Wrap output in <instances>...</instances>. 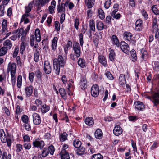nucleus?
Listing matches in <instances>:
<instances>
[{"label":"nucleus","mask_w":159,"mask_h":159,"mask_svg":"<svg viewBox=\"0 0 159 159\" xmlns=\"http://www.w3.org/2000/svg\"><path fill=\"white\" fill-rule=\"evenodd\" d=\"M58 39L57 37H54L52 40V49L55 50L56 49Z\"/></svg>","instance_id":"nucleus-27"},{"label":"nucleus","mask_w":159,"mask_h":159,"mask_svg":"<svg viewBox=\"0 0 159 159\" xmlns=\"http://www.w3.org/2000/svg\"><path fill=\"white\" fill-rule=\"evenodd\" d=\"M7 52V48L3 47L0 49V56L5 54Z\"/></svg>","instance_id":"nucleus-46"},{"label":"nucleus","mask_w":159,"mask_h":159,"mask_svg":"<svg viewBox=\"0 0 159 159\" xmlns=\"http://www.w3.org/2000/svg\"><path fill=\"white\" fill-rule=\"evenodd\" d=\"M34 76V73L33 72H31L29 74V78L31 82L33 81V79Z\"/></svg>","instance_id":"nucleus-55"},{"label":"nucleus","mask_w":159,"mask_h":159,"mask_svg":"<svg viewBox=\"0 0 159 159\" xmlns=\"http://www.w3.org/2000/svg\"><path fill=\"white\" fill-rule=\"evenodd\" d=\"M24 127L25 129L27 131H30L31 130V127L28 123L25 124Z\"/></svg>","instance_id":"nucleus-63"},{"label":"nucleus","mask_w":159,"mask_h":159,"mask_svg":"<svg viewBox=\"0 0 159 159\" xmlns=\"http://www.w3.org/2000/svg\"><path fill=\"white\" fill-rule=\"evenodd\" d=\"M124 36L125 39L129 41H130L132 37V35L130 33L126 32L124 33Z\"/></svg>","instance_id":"nucleus-35"},{"label":"nucleus","mask_w":159,"mask_h":159,"mask_svg":"<svg viewBox=\"0 0 159 159\" xmlns=\"http://www.w3.org/2000/svg\"><path fill=\"white\" fill-rule=\"evenodd\" d=\"M26 48V43L25 42L22 41L20 46V53L23 54L24 51Z\"/></svg>","instance_id":"nucleus-45"},{"label":"nucleus","mask_w":159,"mask_h":159,"mask_svg":"<svg viewBox=\"0 0 159 159\" xmlns=\"http://www.w3.org/2000/svg\"><path fill=\"white\" fill-rule=\"evenodd\" d=\"M99 62L102 65L105 66L107 64V61L105 57L102 55H99L98 57Z\"/></svg>","instance_id":"nucleus-14"},{"label":"nucleus","mask_w":159,"mask_h":159,"mask_svg":"<svg viewBox=\"0 0 159 159\" xmlns=\"http://www.w3.org/2000/svg\"><path fill=\"white\" fill-rule=\"evenodd\" d=\"M152 31L153 32H159V29L158 28V25L152 26Z\"/></svg>","instance_id":"nucleus-57"},{"label":"nucleus","mask_w":159,"mask_h":159,"mask_svg":"<svg viewBox=\"0 0 159 159\" xmlns=\"http://www.w3.org/2000/svg\"><path fill=\"white\" fill-rule=\"evenodd\" d=\"M105 75L109 80H113L114 79L112 75L109 71H107L105 73Z\"/></svg>","instance_id":"nucleus-38"},{"label":"nucleus","mask_w":159,"mask_h":159,"mask_svg":"<svg viewBox=\"0 0 159 159\" xmlns=\"http://www.w3.org/2000/svg\"><path fill=\"white\" fill-rule=\"evenodd\" d=\"M113 133L115 135L118 136L122 133V129L120 126L117 125L115 127L113 130Z\"/></svg>","instance_id":"nucleus-12"},{"label":"nucleus","mask_w":159,"mask_h":159,"mask_svg":"<svg viewBox=\"0 0 159 159\" xmlns=\"http://www.w3.org/2000/svg\"><path fill=\"white\" fill-rule=\"evenodd\" d=\"M60 0H58L59 4L57 7V11L58 13L63 12V13H65V4L63 3H62L61 4V5H60Z\"/></svg>","instance_id":"nucleus-9"},{"label":"nucleus","mask_w":159,"mask_h":159,"mask_svg":"<svg viewBox=\"0 0 159 159\" xmlns=\"http://www.w3.org/2000/svg\"><path fill=\"white\" fill-rule=\"evenodd\" d=\"M66 61L61 55H59L57 59L55 58L53 60V65L55 73L58 75L60 71V67H63L64 66Z\"/></svg>","instance_id":"nucleus-1"},{"label":"nucleus","mask_w":159,"mask_h":159,"mask_svg":"<svg viewBox=\"0 0 159 159\" xmlns=\"http://www.w3.org/2000/svg\"><path fill=\"white\" fill-rule=\"evenodd\" d=\"M111 2V0L106 1L104 3V5L106 9H108L110 6Z\"/></svg>","instance_id":"nucleus-56"},{"label":"nucleus","mask_w":159,"mask_h":159,"mask_svg":"<svg viewBox=\"0 0 159 159\" xmlns=\"http://www.w3.org/2000/svg\"><path fill=\"white\" fill-rule=\"evenodd\" d=\"M99 88L97 85H93L91 88V93L92 95L94 97L98 96L99 94Z\"/></svg>","instance_id":"nucleus-4"},{"label":"nucleus","mask_w":159,"mask_h":159,"mask_svg":"<svg viewBox=\"0 0 159 159\" xmlns=\"http://www.w3.org/2000/svg\"><path fill=\"white\" fill-rule=\"evenodd\" d=\"M85 122L86 124L89 126L93 125L94 124L93 119L92 117L87 118L85 120Z\"/></svg>","instance_id":"nucleus-28"},{"label":"nucleus","mask_w":159,"mask_h":159,"mask_svg":"<svg viewBox=\"0 0 159 159\" xmlns=\"http://www.w3.org/2000/svg\"><path fill=\"white\" fill-rule=\"evenodd\" d=\"M47 149H48L49 152L50 153L51 155L53 154L55 149L53 145H51L49 146L48 148H47Z\"/></svg>","instance_id":"nucleus-49"},{"label":"nucleus","mask_w":159,"mask_h":159,"mask_svg":"<svg viewBox=\"0 0 159 159\" xmlns=\"http://www.w3.org/2000/svg\"><path fill=\"white\" fill-rule=\"evenodd\" d=\"M152 65L155 70L157 71L159 70V62L157 61H154Z\"/></svg>","instance_id":"nucleus-39"},{"label":"nucleus","mask_w":159,"mask_h":159,"mask_svg":"<svg viewBox=\"0 0 159 159\" xmlns=\"http://www.w3.org/2000/svg\"><path fill=\"white\" fill-rule=\"evenodd\" d=\"M115 54L114 51L113 50H111L109 54L110 60L112 62H114L115 60Z\"/></svg>","instance_id":"nucleus-31"},{"label":"nucleus","mask_w":159,"mask_h":159,"mask_svg":"<svg viewBox=\"0 0 159 159\" xmlns=\"http://www.w3.org/2000/svg\"><path fill=\"white\" fill-rule=\"evenodd\" d=\"M22 76L21 75H18L17 80V86L19 88H20L22 85Z\"/></svg>","instance_id":"nucleus-40"},{"label":"nucleus","mask_w":159,"mask_h":159,"mask_svg":"<svg viewBox=\"0 0 159 159\" xmlns=\"http://www.w3.org/2000/svg\"><path fill=\"white\" fill-rule=\"evenodd\" d=\"M39 51L37 49L35 50L34 55V59L35 62H38L39 61Z\"/></svg>","instance_id":"nucleus-34"},{"label":"nucleus","mask_w":159,"mask_h":159,"mask_svg":"<svg viewBox=\"0 0 159 159\" xmlns=\"http://www.w3.org/2000/svg\"><path fill=\"white\" fill-rule=\"evenodd\" d=\"M87 17L88 18L91 17L92 16L93 11L90 9H89L87 11Z\"/></svg>","instance_id":"nucleus-61"},{"label":"nucleus","mask_w":159,"mask_h":159,"mask_svg":"<svg viewBox=\"0 0 159 159\" xmlns=\"http://www.w3.org/2000/svg\"><path fill=\"white\" fill-rule=\"evenodd\" d=\"M152 10L155 14L159 15V11L154 6L152 7Z\"/></svg>","instance_id":"nucleus-54"},{"label":"nucleus","mask_w":159,"mask_h":159,"mask_svg":"<svg viewBox=\"0 0 159 159\" xmlns=\"http://www.w3.org/2000/svg\"><path fill=\"white\" fill-rule=\"evenodd\" d=\"M16 151L17 152L21 151L22 149V145L20 144H17L16 145Z\"/></svg>","instance_id":"nucleus-62"},{"label":"nucleus","mask_w":159,"mask_h":159,"mask_svg":"<svg viewBox=\"0 0 159 159\" xmlns=\"http://www.w3.org/2000/svg\"><path fill=\"white\" fill-rule=\"evenodd\" d=\"M16 69V65L15 63H9L8 66V69L13 73H15Z\"/></svg>","instance_id":"nucleus-15"},{"label":"nucleus","mask_w":159,"mask_h":159,"mask_svg":"<svg viewBox=\"0 0 159 159\" xmlns=\"http://www.w3.org/2000/svg\"><path fill=\"white\" fill-rule=\"evenodd\" d=\"M83 36L82 33H80L79 35V41L80 42V45L82 47L84 43Z\"/></svg>","instance_id":"nucleus-52"},{"label":"nucleus","mask_w":159,"mask_h":159,"mask_svg":"<svg viewBox=\"0 0 159 159\" xmlns=\"http://www.w3.org/2000/svg\"><path fill=\"white\" fill-rule=\"evenodd\" d=\"M67 134L66 132H64L60 135V140L61 142H63L67 139Z\"/></svg>","instance_id":"nucleus-33"},{"label":"nucleus","mask_w":159,"mask_h":159,"mask_svg":"<svg viewBox=\"0 0 159 159\" xmlns=\"http://www.w3.org/2000/svg\"><path fill=\"white\" fill-rule=\"evenodd\" d=\"M103 156L100 153L95 154L91 157V159H103Z\"/></svg>","instance_id":"nucleus-41"},{"label":"nucleus","mask_w":159,"mask_h":159,"mask_svg":"<svg viewBox=\"0 0 159 159\" xmlns=\"http://www.w3.org/2000/svg\"><path fill=\"white\" fill-rule=\"evenodd\" d=\"M23 146L25 149L27 150L30 149L31 147V144L28 143H25Z\"/></svg>","instance_id":"nucleus-58"},{"label":"nucleus","mask_w":159,"mask_h":159,"mask_svg":"<svg viewBox=\"0 0 159 159\" xmlns=\"http://www.w3.org/2000/svg\"><path fill=\"white\" fill-rule=\"evenodd\" d=\"M0 138L2 142L3 143L6 142L7 138L3 130L2 129L0 130Z\"/></svg>","instance_id":"nucleus-11"},{"label":"nucleus","mask_w":159,"mask_h":159,"mask_svg":"<svg viewBox=\"0 0 159 159\" xmlns=\"http://www.w3.org/2000/svg\"><path fill=\"white\" fill-rule=\"evenodd\" d=\"M34 35H32L31 36L30 41V45L31 47L34 46Z\"/></svg>","instance_id":"nucleus-53"},{"label":"nucleus","mask_w":159,"mask_h":159,"mask_svg":"<svg viewBox=\"0 0 159 159\" xmlns=\"http://www.w3.org/2000/svg\"><path fill=\"white\" fill-rule=\"evenodd\" d=\"M33 87L32 86L30 85L29 87L25 88V91L26 95L29 97L31 96L33 93Z\"/></svg>","instance_id":"nucleus-20"},{"label":"nucleus","mask_w":159,"mask_h":159,"mask_svg":"<svg viewBox=\"0 0 159 159\" xmlns=\"http://www.w3.org/2000/svg\"><path fill=\"white\" fill-rule=\"evenodd\" d=\"M39 1V3H38V6L42 7L44 5L48 3L49 0H38Z\"/></svg>","instance_id":"nucleus-42"},{"label":"nucleus","mask_w":159,"mask_h":159,"mask_svg":"<svg viewBox=\"0 0 159 159\" xmlns=\"http://www.w3.org/2000/svg\"><path fill=\"white\" fill-rule=\"evenodd\" d=\"M141 58L144 60H146L148 57V53L147 51L143 49L141 51Z\"/></svg>","instance_id":"nucleus-19"},{"label":"nucleus","mask_w":159,"mask_h":159,"mask_svg":"<svg viewBox=\"0 0 159 159\" xmlns=\"http://www.w3.org/2000/svg\"><path fill=\"white\" fill-rule=\"evenodd\" d=\"M147 99L151 100L155 106H157L159 104V91L153 92L151 93V96H148L146 97Z\"/></svg>","instance_id":"nucleus-2"},{"label":"nucleus","mask_w":159,"mask_h":159,"mask_svg":"<svg viewBox=\"0 0 159 159\" xmlns=\"http://www.w3.org/2000/svg\"><path fill=\"white\" fill-rule=\"evenodd\" d=\"M73 48L75 55L77 58L79 57L80 55L81 49L79 43L76 42H75L73 44Z\"/></svg>","instance_id":"nucleus-3"},{"label":"nucleus","mask_w":159,"mask_h":159,"mask_svg":"<svg viewBox=\"0 0 159 159\" xmlns=\"http://www.w3.org/2000/svg\"><path fill=\"white\" fill-rule=\"evenodd\" d=\"M142 21L141 20L139 19L136 21L135 23L136 27L135 30L138 31H140L142 30Z\"/></svg>","instance_id":"nucleus-16"},{"label":"nucleus","mask_w":159,"mask_h":159,"mask_svg":"<svg viewBox=\"0 0 159 159\" xmlns=\"http://www.w3.org/2000/svg\"><path fill=\"white\" fill-rule=\"evenodd\" d=\"M98 12L99 18L102 20L104 18V13L103 10L101 8H99L98 9Z\"/></svg>","instance_id":"nucleus-36"},{"label":"nucleus","mask_w":159,"mask_h":159,"mask_svg":"<svg viewBox=\"0 0 159 159\" xmlns=\"http://www.w3.org/2000/svg\"><path fill=\"white\" fill-rule=\"evenodd\" d=\"M120 48L125 53L127 54L129 50V47L128 44L124 41H122L120 43Z\"/></svg>","instance_id":"nucleus-5"},{"label":"nucleus","mask_w":159,"mask_h":159,"mask_svg":"<svg viewBox=\"0 0 159 159\" xmlns=\"http://www.w3.org/2000/svg\"><path fill=\"white\" fill-rule=\"evenodd\" d=\"M78 65L81 68H84L86 66V62L85 60L81 58H79L78 61Z\"/></svg>","instance_id":"nucleus-29"},{"label":"nucleus","mask_w":159,"mask_h":159,"mask_svg":"<svg viewBox=\"0 0 159 159\" xmlns=\"http://www.w3.org/2000/svg\"><path fill=\"white\" fill-rule=\"evenodd\" d=\"M80 22L78 19L76 18L74 20V27L77 30L79 29L78 26Z\"/></svg>","instance_id":"nucleus-51"},{"label":"nucleus","mask_w":159,"mask_h":159,"mask_svg":"<svg viewBox=\"0 0 159 159\" xmlns=\"http://www.w3.org/2000/svg\"><path fill=\"white\" fill-rule=\"evenodd\" d=\"M35 35L36 37V40L38 42H40L41 41L40 32L39 29H36L35 31Z\"/></svg>","instance_id":"nucleus-24"},{"label":"nucleus","mask_w":159,"mask_h":159,"mask_svg":"<svg viewBox=\"0 0 159 159\" xmlns=\"http://www.w3.org/2000/svg\"><path fill=\"white\" fill-rule=\"evenodd\" d=\"M35 74V75L36 76V77L39 78H41L42 76L41 72L39 70H38L36 71L34 74Z\"/></svg>","instance_id":"nucleus-60"},{"label":"nucleus","mask_w":159,"mask_h":159,"mask_svg":"<svg viewBox=\"0 0 159 159\" xmlns=\"http://www.w3.org/2000/svg\"><path fill=\"white\" fill-rule=\"evenodd\" d=\"M33 145L34 147L39 148L42 149L44 146V143L42 140L36 139L33 142Z\"/></svg>","instance_id":"nucleus-6"},{"label":"nucleus","mask_w":159,"mask_h":159,"mask_svg":"<svg viewBox=\"0 0 159 159\" xmlns=\"http://www.w3.org/2000/svg\"><path fill=\"white\" fill-rule=\"evenodd\" d=\"M49 153L48 149H47V148H44L42 151V156L43 157H45L48 155Z\"/></svg>","instance_id":"nucleus-44"},{"label":"nucleus","mask_w":159,"mask_h":159,"mask_svg":"<svg viewBox=\"0 0 159 159\" xmlns=\"http://www.w3.org/2000/svg\"><path fill=\"white\" fill-rule=\"evenodd\" d=\"M55 25L56 30L57 31H59L60 29L59 22L57 21H55Z\"/></svg>","instance_id":"nucleus-59"},{"label":"nucleus","mask_w":159,"mask_h":159,"mask_svg":"<svg viewBox=\"0 0 159 159\" xmlns=\"http://www.w3.org/2000/svg\"><path fill=\"white\" fill-rule=\"evenodd\" d=\"M73 144L75 148H79L81 147V142L79 140L77 139L73 141Z\"/></svg>","instance_id":"nucleus-32"},{"label":"nucleus","mask_w":159,"mask_h":159,"mask_svg":"<svg viewBox=\"0 0 159 159\" xmlns=\"http://www.w3.org/2000/svg\"><path fill=\"white\" fill-rule=\"evenodd\" d=\"M85 149L83 147H80L76 150V153L78 155H81L85 152Z\"/></svg>","instance_id":"nucleus-30"},{"label":"nucleus","mask_w":159,"mask_h":159,"mask_svg":"<svg viewBox=\"0 0 159 159\" xmlns=\"http://www.w3.org/2000/svg\"><path fill=\"white\" fill-rule=\"evenodd\" d=\"M50 109V107L48 106H47L45 104L42 106L41 111L43 113H45L49 111Z\"/></svg>","instance_id":"nucleus-26"},{"label":"nucleus","mask_w":159,"mask_h":159,"mask_svg":"<svg viewBox=\"0 0 159 159\" xmlns=\"http://www.w3.org/2000/svg\"><path fill=\"white\" fill-rule=\"evenodd\" d=\"M135 108L138 110L143 111L144 109V106L141 102H135Z\"/></svg>","instance_id":"nucleus-13"},{"label":"nucleus","mask_w":159,"mask_h":159,"mask_svg":"<svg viewBox=\"0 0 159 159\" xmlns=\"http://www.w3.org/2000/svg\"><path fill=\"white\" fill-rule=\"evenodd\" d=\"M89 26L91 30L93 31L95 30V27L94 21L93 20H91L90 21Z\"/></svg>","instance_id":"nucleus-37"},{"label":"nucleus","mask_w":159,"mask_h":159,"mask_svg":"<svg viewBox=\"0 0 159 159\" xmlns=\"http://www.w3.org/2000/svg\"><path fill=\"white\" fill-rule=\"evenodd\" d=\"M59 92L61 96L63 98H66V93L65 89L63 88H60L59 90ZM66 99V98H64Z\"/></svg>","instance_id":"nucleus-43"},{"label":"nucleus","mask_w":159,"mask_h":159,"mask_svg":"<svg viewBox=\"0 0 159 159\" xmlns=\"http://www.w3.org/2000/svg\"><path fill=\"white\" fill-rule=\"evenodd\" d=\"M97 29L98 30H102L104 29H106L107 26L104 25L103 23L101 21L98 22L96 24Z\"/></svg>","instance_id":"nucleus-18"},{"label":"nucleus","mask_w":159,"mask_h":159,"mask_svg":"<svg viewBox=\"0 0 159 159\" xmlns=\"http://www.w3.org/2000/svg\"><path fill=\"white\" fill-rule=\"evenodd\" d=\"M141 12L143 16L144 17L145 19H147L148 18V16L146 11L144 10L141 11Z\"/></svg>","instance_id":"nucleus-64"},{"label":"nucleus","mask_w":159,"mask_h":159,"mask_svg":"<svg viewBox=\"0 0 159 159\" xmlns=\"http://www.w3.org/2000/svg\"><path fill=\"white\" fill-rule=\"evenodd\" d=\"M44 70L47 74H49L51 72L52 69L48 61H45L44 63Z\"/></svg>","instance_id":"nucleus-7"},{"label":"nucleus","mask_w":159,"mask_h":159,"mask_svg":"<svg viewBox=\"0 0 159 159\" xmlns=\"http://www.w3.org/2000/svg\"><path fill=\"white\" fill-rule=\"evenodd\" d=\"M95 0H85V4L88 8H91L94 5Z\"/></svg>","instance_id":"nucleus-25"},{"label":"nucleus","mask_w":159,"mask_h":159,"mask_svg":"<svg viewBox=\"0 0 159 159\" xmlns=\"http://www.w3.org/2000/svg\"><path fill=\"white\" fill-rule=\"evenodd\" d=\"M21 119L22 121L25 124L28 123L29 118L27 115H23L21 117Z\"/></svg>","instance_id":"nucleus-50"},{"label":"nucleus","mask_w":159,"mask_h":159,"mask_svg":"<svg viewBox=\"0 0 159 159\" xmlns=\"http://www.w3.org/2000/svg\"><path fill=\"white\" fill-rule=\"evenodd\" d=\"M112 43L113 44L116 45L117 47H119L120 46V43L119 41L117 36L113 35L112 36L111 38Z\"/></svg>","instance_id":"nucleus-17"},{"label":"nucleus","mask_w":159,"mask_h":159,"mask_svg":"<svg viewBox=\"0 0 159 159\" xmlns=\"http://www.w3.org/2000/svg\"><path fill=\"white\" fill-rule=\"evenodd\" d=\"M3 112L4 113L6 116H9L10 115V112L9 109L6 107H5L2 108Z\"/></svg>","instance_id":"nucleus-47"},{"label":"nucleus","mask_w":159,"mask_h":159,"mask_svg":"<svg viewBox=\"0 0 159 159\" xmlns=\"http://www.w3.org/2000/svg\"><path fill=\"white\" fill-rule=\"evenodd\" d=\"M4 47H5L7 48V49H10L12 46V44L11 41L8 39L6 40L3 43Z\"/></svg>","instance_id":"nucleus-22"},{"label":"nucleus","mask_w":159,"mask_h":159,"mask_svg":"<svg viewBox=\"0 0 159 159\" xmlns=\"http://www.w3.org/2000/svg\"><path fill=\"white\" fill-rule=\"evenodd\" d=\"M33 121L34 124L39 125L41 122L40 116L36 113L33 115Z\"/></svg>","instance_id":"nucleus-8"},{"label":"nucleus","mask_w":159,"mask_h":159,"mask_svg":"<svg viewBox=\"0 0 159 159\" xmlns=\"http://www.w3.org/2000/svg\"><path fill=\"white\" fill-rule=\"evenodd\" d=\"M18 34H19L18 35V37L20 38V36H21V39L22 41H24L25 39L26 33H25V31L22 28H20L19 29Z\"/></svg>","instance_id":"nucleus-23"},{"label":"nucleus","mask_w":159,"mask_h":159,"mask_svg":"<svg viewBox=\"0 0 159 159\" xmlns=\"http://www.w3.org/2000/svg\"><path fill=\"white\" fill-rule=\"evenodd\" d=\"M61 159H70L69 154L66 151L62 149L60 153Z\"/></svg>","instance_id":"nucleus-10"},{"label":"nucleus","mask_w":159,"mask_h":159,"mask_svg":"<svg viewBox=\"0 0 159 159\" xmlns=\"http://www.w3.org/2000/svg\"><path fill=\"white\" fill-rule=\"evenodd\" d=\"M94 135L95 137L97 139H101L102 137V131L100 129H98L95 131L94 133Z\"/></svg>","instance_id":"nucleus-21"},{"label":"nucleus","mask_w":159,"mask_h":159,"mask_svg":"<svg viewBox=\"0 0 159 159\" xmlns=\"http://www.w3.org/2000/svg\"><path fill=\"white\" fill-rule=\"evenodd\" d=\"M5 7L3 5H0V16H2L4 14Z\"/></svg>","instance_id":"nucleus-48"}]
</instances>
